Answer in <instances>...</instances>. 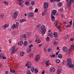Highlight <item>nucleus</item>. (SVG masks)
Segmentation results:
<instances>
[{"label": "nucleus", "instance_id": "obj_1", "mask_svg": "<svg viewBox=\"0 0 74 74\" xmlns=\"http://www.w3.org/2000/svg\"><path fill=\"white\" fill-rule=\"evenodd\" d=\"M66 3H67V5L68 7H70L71 6V3H74V0H66Z\"/></svg>", "mask_w": 74, "mask_h": 74}, {"label": "nucleus", "instance_id": "obj_2", "mask_svg": "<svg viewBox=\"0 0 74 74\" xmlns=\"http://www.w3.org/2000/svg\"><path fill=\"white\" fill-rule=\"evenodd\" d=\"M49 6V4L48 2H45L44 4V7L45 11H47V8Z\"/></svg>", "mask_w": 74, "mask_h": 74}, {"label": "nucleus", "instance_id": "obj_3", "mask_svg": "<svg viewBox=\"0 0 74 74\" xmlns=\"http://www.w3.org/2000/svg\"><path fill=\"white\" fill-rule=\"evenodd\" d=\"M40 56L37 55L35 57V60L36 62H37L38 60H40Z\"/></svg>", "mask_w": 74, "mask_h": 74}, {"label": "nucleus", "instance_id": "obj_4", "mask_svg": "<svg viewBox=\"0 0 74 74\" xmlns=\"http://www.w3.org/2000/svg\"><path fill=\"white\" fill-rule=\"evenodd\" d=\"M19 25V23H16V25H15V24H13L12 26V28H18V26Z\"/></svg>", "mask_w": 74, "mask_h": 74}, {"label": "nucleus", "instance_id": "obj_5", "mask_svg": "<svg viewBox=\"0 0 74 74\" xmlns=\"http://www.w3.org/2000/svg\"><path fill=\"white\" fill-rule=\"evenodd\" d=\"M67 62H68V63L66 65H68V64H71V63H72V60H71V59L70 58H69L67 59Z\"/></svg>", "mask_w": 74, "mask_h": 74}, {"label": "nucleus", "instance_id": "obj_6", "mask_svg": "<svg viewBox=\"0 0 74 74\" xmlns=\"http://www.w3.org/2000/svg\"><path fill=\"white\" fill-rule=\"evenodd\" d=\"M41 31L42 34H44L46 32V29L44 28H42L41 29Z\"/></svg>", "mask_w": 74, "mask_h": 74}, {"label": "nucleus", "instance_id": "obj_7", "mask_svg": "<svg viewBox=\"0 0 74 74\" xmlns=\"http://www.w3.org/2000/svg\"><path fill=\"white\" fill-rule=\"evenodd\" d=\"M57 11L56 10H53L51 12V13L52 15H54L55 16H56V14Z\"/></svg>", "mask_w": 74, "mask_h": 74}, {"label": "nucleus", "instance_id": "obj_8", "mask_svg": "<svg viewBox=\"0 0 74 74\" xmlns=\"http://www.w3.org/2000/svg\"><path fill=\"white\" fill-rule=\"evenodd\" d=\"M27 15L29 17H33L34 16V13H29Z\"/></svg>", "mask_w": 74, "mask_h": 74}, {"label": "nucleus", "instance_id": "obj_9", "mask_svg": "<svg viewBox=\"0 0 74 74\" xmlns=\"http://www.w3.org/2000/svg\"><path fill=\"white\" fill-rule=\"evenodd\" d=\"M68 49H67V48L66 47H63V51L64 52H67Z\"/></svg>", "mask_w": 74, "mask_h": 74}, {"label": "nucleus", "instance_id": "obj_10", "mask_svg": "<svg viewBox=\"0 0 74 74\" xmlns=\"http://www.w3.org/2000/svg\"><path fill=\"white\" fill-rule=\"evenodd\" d=\"M67 66L69 67L70 68H73L74 67V65L73 64H72V63H71V64H68V65H66Z\"/></svg>", "mask_w": 74, "mask_h": 74}, {"label": "nucleus", "instance_id": "obj_11", "mask_svg": "<svg viewBox=\"0 0 74 74\" xmlns=\"http://www.w3.org/2000/svg\"><path fill=\"white\" fill-rule=\"evenodd\" d=\"M53 35L55 38H58V34L56 32H55L53 33Z\"/></svg>", "mask_w": 74, "mask_h": 74}, {"label": "nucleus", "instance_id": "obj_12", "mask_svg": "<svg viewBox=\"0 0 74 74\" xmlns=\"http://www.w3.org/2000/svg\"><path fill=\"white\" fill-rule=\"evenodd\" d=\"M51 18H52L51 20L52 22H54L55 21V16H53L51 14Z\"/></svg>", "mask_w": 74, "mask_h": 74}, {"label": "nucleus", "instance_id": "obj_13", "mask_svg": "<svg viewBox=\"0 0 74 74\" xmlns=\"http://www.w3.org/2000/svg\"><path fill=\"white\" fill-rule=\"evenodd\" d=\"M14 49H15V46H14L10 50V51L11 52L13 51L14 50Z\"/></svg>", "mask_w": 74, "mask_h": 74}, {"label": "nucleus", "instance_id": "obj_14", "mask_svg": "<svg viewBox=\"0 0 74 74\" xmlns=\"http://www.w3.org/2000/svg\"><path fill=\"white\" fill-rule=\"evenodd\" d=\"M1 59H6V57L4 56V55L1 54Z\"/></svg>", "mask_w": 74, "mask_h": 74}, {"label": "nucleus", "instance_id": "obj_15", "mask_svg": "<svg viewBox=\"0 0 74 74\" xmlns=\"http://www.w3.org/2000/svg\"><path fill=\"white\" fill-rule=\"evenodd\" d=\"M17 15L18 14H17V13L16 12H14V19H16L17 17Z\"/></svg>", "mask_w": 74, "mask_h": 74}, {"label": "nucleus", "instance_id": "obj_16", "mask_svg": "<svg viewBox=\"0 0 74 74\" xmlns=\"http://www.w3.org/2000/svg\"><path fill=\"white\" fill-rule=\"evenodd\" d=\"M55 68H54V67L53 68H51V72L52 73H53V72H54L55 71Z\"/></svg>", "mask_w": 74, "mask_h": 74}, {"label": "nucleus", "instance_id": "obj_17", "mask_svg": "<svg viewBox=\"0 0 74 74\" xmlns=\"http://www.w3.org/2000/svg\"><path fill=\"white\" fill-rule=\"evenodd\" d=\"M12 69V68H10V72H11V73H14L15 72V71L13 69Z\"/></svg>", "mask_w": 74, "mask_h": 74}, {"label": "nucleus", "instance_id": "obj_18", "mask_svg": "<svg viewBox=\"0 0 74 74\" xmlns=\"http://www.w3.org/2000/svg\"><path fill=\"white\" fill-rule=\"evenodd\" d=\"M27 43H28V42L27 41H25L23 43V45L24 46H27Z\"/></svg>", "mask_w": 74, "mask_h": 74}, {"label": "nucleus", "instance_id": "obj_19", "mask_svg": "<svg viewBox=\"0 0 74 74\" xmlns=\"http://www.w3.org/2000/svg\"><path fill=\"white\" fill-rule=\"evenodd\" d=\"M58 7H62V5H63V4L62 3V2H60L59 3V4H58Z\"/></svg>", "mask_w": 74, "mask_h": 74}, {"label": "nucleus", "instance_id": "obj_20", "mask_svg": "<svg viewBox=\"0 0 74 74\" xmlns=\"http://www.w3.org/2000/svg\"><path fill=\"white\" fill-rule=\"evenodd\" d=\"M61 73V69H58L57 71V74H60V73Z\"/></svg>", "mask_w": 74, "mask_h": 74}, {"label": "nucleus", "instance_id": "obj_21", "mask_svg": "<svg viewBox=\"0 0 74 74\" xmlns=\"http://www.w3.org/2000/svg\"><path fill=\"white\" fill-rule=\"evenodd\" d=\"M47 51L49 52H51L52 51V49L51 48H49L48 49Z\"/></svg>", "mask_w": 74, "mask_h": 74}, {"label": "nucleus", "instance_id": "obj_22", "mask_svg": "<svg viewBox=\"0 0 74 74\" xmlns=\"http://www.w3.org/2000/svg\"><path fill=\"white\" fill-rule=\"evenodd\" d=\"M58 58H60V59H61V58H62V55H61V54H59L58 55Z\"/></svg>", "mask_w": 74, "mask_h": 74}, {"label": "nucleus", "instance_id": "obj_23", "mask_svg": "<svg viewBox=\"0 0 74 74\" xmlns=\"http://www.w3.org/2000/svg\"><path fill=\"white\" fill-rule=\"evenodd\" d=\"M25 53L23 52H22L20 53L21 56H23L25 55Z\"/></svg>", "mask_w": 74, "mask_h": 74}, {"label": "nucleus", "instance_id": "obj_24", "mask_svg": "<svg viewBox=\"0 0 74 74\" xmlns=\"http://www.w3.org/2000/svg\"><path fill=\"white\" fill-rule=\"evenodd\" d=\"M8 26H9V24H5V25H4L3 26V27H8Z\"/></svg>", "mask_w": 74, "mask_h": 74}, {"label": "nucleus", "instance_id": "obj_25", "mask_svg": "<svg viewBox=\"0 0 74 74\" xmlns=\"http://www.w3.org/2000/svg\"><path fill=\"white\" fill-rule=\"evenodd\" d=\"M31 51H32V49L31 48H29L27 50V53H29L30 52H31Z\"/></svg>", "mask_w": 74, "mask_h": 74}, {"label": "nucleus", "instance_id": "obj_26", "mask_svg": "<svg viewBox=\"0 0 74 74\" xmlns=\"http://www.w3.org/2000/svg\"><path fill=\"white\" fill-rule=\"evenodd\" d=\"M31 69L32 73H34V68L33 67H32L31 68Z\"/></svg>", "mask_w": 74, "mask_h": 74}, {"label": "nucleus", "instance_id": "obj_27", "mask_svg": "<svg viewBox=\"0 0 74 74\" xmlns=\"http://www.w3.org/2000/svg\"><path fill=\"white\" fill-rule=\"evenodd\" d=\"M35 71V73H36V74H37L38 73V70H37V69H35L34 70Z\"/></svg>", "mask_w": 74, "mask_h": 74}, {"label": "nucleus", "instance_id": "obj_28", "mask_svg": "<svg viewBox=\"0 0 74 74\" xmlns=\"http://www.w3.org/2000/svg\"><path fill=\"white\" fill-rule=\"evenodd\" d=\"M17 51V49H16V50H14L13 51H12L11 53V54H14L15 53V52H16Z\"/></svg>", "mask_w": 74, "mask_h": 74}, {"label": "nucleus", "instance_id": "obj_29", "mask_svg": "<svg viewBox=\"0 0 74 74\" xmlns=\"http://www.w3.org/2000/svg\"><path fill=\"white\" fill-rule=\"evenodd\" d=\"M71 48L72 49H73L74 50V44H72V45L71 46Z\"/></svg>", "mask_w": 74, "mask_h": 74}, {"label": "nucleus", "instance_id": "obj_30", "mask_svg": "<svg viewBox=\"0 0 74 74\" xmlns=\"http://www.w3.org/2000/svg\"><path fill=\"white\" fill-rule=\"evenodd\" d=\"M56 63H60V60L59 59H57L56 60Z\"/></svg>", "mask_w": 74, "mask_h": 74}, {"label": "nucleus", "instance_id": "obj_31", "mask_svg": "<svg viewBox=\"0 0 74 74\" xmlns=\"http://www.w3.org/2000/svg\"><path fill=\"white\" fill-rule=\"evenodd\" d=\"M27 74H32V73H31V72H30V71L29 70L27 71Z\"/></svg>", "mask_w": 74, "mask_h": 74}, {"label": "nucleus", "instance_id": "obj_32", "mask_svg": "<svg viewBox=\"0 0 74 74\" xmlns=\"http://www.w3.org/2000/svg\"><path fill=\"white\" fill-rule=\"evenodd\" d=\"M25 21H26V20L25 19H22L21 20L20 22L21 23H22V22H25Z\"/></svg>", "mask_w": 74, "mask_h": 74}, {"label": "nucleus", "instance_id": "obj_33", "mask_svg": "<svg viewBox=\"0 0 74 74\" xmlns=\"http://www.w3.org/2000/svg\"><path fill=\"white\" fill-rule=\"evenodd\" d=\"M55 54H52L51 55H50V56L51 57V58H55Z\"/></svg>", "mask_w": 74, "mask_h": 74}, {"label": "nucleus", "instance_id": "obj_34", "mask_svg": "<svg viewBox=\"0 0 74 74\" xmlns=\"http://www.w3.org/2000/svg\"><path fill=\"white\" fill-rule=\"evenodd\" d=\"M53 44L54 45H57L58 44V42L57 41H55L53 42Z\"/></svg>", "mask_w": 74, "mask_h": 74}, {"label": "nucleus", "instance_id": "obj_35", "mask_svg": "<svg viewBox=\"0 0 74 74\" xmlns=\"http://www.w3.org/2000/svg\"><path fill=\"white\" fill-rule=\"evenodd\" d=\"M45 11H45L44 12H43L42 13V16H44L45 15V12H46V11Z\"/></svg>", "mask_w": 74, "mask_h": 74}, {"label": "nucleus", "instance_id": "obj_36", "mask_svg": "<svg viewBox=\"0 0 74 74\" xmlns=\"http://www.w3.org/2000/svg\"><path fill=\"white\" fill-rule=\"evenodd\" d=\"M46 40L47 41H49V37H47L46 39Z\"/></svg>", "mask_w": 74, "mask_h": 74}, {"label": "nucleus", "instance_id": "obj_37", "mask_svg": "<svg viewBox=\"0 0 74 74\" xmlns=\"http://www.w3.org/2000/svg\"><path fill=\"white\" fill-rule=\"evenodd\" d=\"M45 63H46L47 66H48V65H49V63H48V62H47V61Z\"/></svg>", "mask_w": 74, "mask_h": 74}, {"label": "nucleus", "instance_id": "obj_38", "mask_svg": "<svg viewBox=\"0 0 74 74\" xmlns=\"http://www.w3.org/2000/svg\"><path fill=\"white\" fill-rule=\"evenodd\" d=\"M50 1L51 3H54V2H55V1H56V0H50Z\"/></svg>", "mask_w": 74, "mask_h": 74}, {"label": "nucleus", "instance_id": "obj_39", "mask_svg": "<svg viewBox=\"0 0 74 74\" xmlns=\"http://www.w3.org/2000/svg\"><path fill=\"white\" fill-rule=\"evenodd\" d=\"M19 5H20V6H21V7H22L23 6V3H19Z\"/></svg>", "mask_w": 74, "mask_h": 74}, {"label": "nucleus", "instance_id": "obj_40", "mask_svg": "<svg viewBox=\"0 0 74 74\" xmlns=\"http://www.w3.org/2000/svg\"><path fill=\"white\" fill-rule=\"evenodd\" d=\"M22 37L23 38H25V37H26V35H25V34L23 35H22Z\"/></svg>", "mask_w": 74, "mask_h": 74}, {"label": "nucleus", "instance_id": "obj_41", "mask_svg": "<svg viewBox=\"0 0 74 74\" xmlns=\"http://www.w3.org/2000/svg\"><path fill=\"white\" fill-rule=\"evenodd\" d=\"M25 4H26V5H29V2L27 1L25 2Z\"/></svg>", "mask_w": 74, "mask_h": 74}, {"label": "nucleus", "instance_id": "obj_42", "mask_svg": "<svg viewBox=\"0 0 74 74\" xmlns=\"http://www.w3.org/2000/svg\"><path fill=\"white\" fill-rule=\"evenodd\" d=\"M20 45H22L23 44V41H21L20 42Z\"/></svg>", "mask_w": 74, "mask_h": 74}, {"label": "nucleus", "instance_id": "obj_43", "mask_svg": "<svg viewBox=\"0 0 74 74\" xmlns=\"http://www.w3.org/2000/svg\"><path fill=\"white\" fill-rule=\"evenodd\" d=\"M33 47V45L31 44L29 46V48H32V47Z\"/></svg>", "mask_w": 74, "mask_h": 74}, {"label": "nucleus", "instance_id": "obj_44", "mask_svg": "<svg viewBox=\"0 0 74 74\" xmlns=\"http://www.w3.org/2000/svg\"><path fill=\"white\" fill-rule=\"evenodd\" d=\"M12 33L13 35H15V32L14 31L12 32Z\"/></svg>", "mask_w": 74, "mask_h": 74}, {"label": "nucleus", "instance_id": "obj_45", "mask_svg": "<svg viewBox=\"0 0 74 74\" xmlns=\"http://www.w3.org/2000/svg\"><path fill=\"white\" fill-rule=\"evenodd\" d=\"M71 49H71V48L70 49H69V50L68 51L69 53H70V52L71 51Z\"/></svg>", "mask_w": 74, "mask_h": 74}, {"label": "nucleus", "instance_id": "obj_46", "mask_svg": "<svg viewBox=\"0 0 74 74\" xmlns=\"http://www.w3.org/2000/svg\"><path fill=\"white\" fill-rule=\"evenodd\" d=\"M55 23H56V26H58V21H56L55 22Z\"/></svg>", "mask_w": 74, "mask_h": 74}, {"label": "nucleus", "instance_id": "obj_47", "mask_svg": "<svg viewBox=\"0 0 74 74\" xmlns=\"http://www.w3.org/2000/svg\"><path fill=\"white\" fill-rule=\"evenodd\" d=\"M37 42L38 43H40V42H41V40H40L38 39Z\"/></svg>", "mask_w": 74, "mask_h": 74}, {"label": "nucleus", "instance_id": "obj_48", "mask_svg": "<svg viewBox=\"0 0 74 74\" xmlns=\"http://www.w3.org/2000/svg\"><path fill=\"white\" fill-rule=\"evenodd\" d=\"M31 4L32 5H33L34 4V1H33L31 3Z\"/></svg>", "mask_w": 74, "mask_h": 74}, {"label": "nucleus", "instance_id": "obj_49", "mask_svg": "<svg viewBox=\"0 0 74 74\" xmlns=\"http://www.w3.org/2000/svg\"><path fill=\"white\" fill-rule=\"evenodd\" d=\"M4 4H6V5H8V2H6L5 1H4Z\"/></svg>", "mask_w": 74, "mask_h": 74}, {"label": "nucleus", "instance_id": "obj_50", "mask_svg": "<svg viewBox=\"0 0 74 74\" xmlns=\"http://www.w3.org/2000/svg\"><path fill=\"white\" fill-rule=\"evenodd\" d=\"M4 16V14H1V16H0L1 18H3Z\"/></svg>", "mask_w": 74, "mask_h": 74}, {"label": "nucleus", "instance_id": "obj_51", "mask_svg": "<svg viewBox=\"0 0 74 74\" xmlns=\"http://www.w3.org/2000/svg\"><path fill=\"white\" fill-rule=\"evenodd\" d=\"M68 37V35H67L65 36L64 38L65 39H66V38H67Z\"/></svg>", "mask_w": 74, "mask_h": 74}, {"label": "nucleus", "instance_id": "obj_52", "mask_svg": "<svg viewBox=\"0 0 74 74\" xmlns=\"http://www.w3.org/2000/svg\"><path fill=\"white\" fill-rule=\"evenodd\" d=\"M60 11H61V12H62L63 11V8H61L60 9Z\"/></svg>", "mask_w": 74, "mask_h": 74}, {"label": "nucleus", "instance_id": "obj_53", "mask_svg": "<svg viewBox=\"0 0 74 74\" xmlns=\"http://www.w3.org/2000/svg\"><path fill=\"white\" fill-rule=\"evenodd\" d=\"M35 12H37L38 11V9L37 8H36L35 10Z\"/></svg>", "mask_w": 74, "mask_h": 74}, {"label": "nucleus", "instance_id": "obj_54", "mask_svg": "<svg viewBox=\"0 0 74 74\" xmlns=\"http://www.w3.org/2000/svg\"><path fill=\"white\" fill-rule=\"evenodd\" d=\"M41 27L42 28H45V25H42Z\"/></svg>", "mask_w": 74, "mask_h": 74}, {"label": "nucleus", "instance_id": "obj_55", "mask_svg": "<svg viewBox=\"0 0 74 74\" xmlns=\"http://www.w3.org/2000/svg\"><path fill=\"white\" fill-rule=\"evenodd\" d=\"M70 40L71 41H74V38H71L70 39Z\"/></svg>", "mask_w": 74, "mask_h": 74}, {"label": "nucleus", "instance_id": "obj_56", "mask_svg": "<svg viewBox=\"0 0 74 74\" xmlns=\"http://www.w3.org/2000/svg\"><path fill=\"white\" fill-rule=\"evenodd\" d=\"M30 57H31V58H33V54H31L30 55Z\"/></svg>", "mask_w": 74, "mask_h": 74}, {"label": "nucleus", "instance_id": "obj_57", "mask_svg": "<svg viewBox=\"0 0 74 74\" xmlns=\"http://www.w3.org/2000/svg\"><path fill=\"white\" fill-rule=\"evenodd\" d=\"M40 26H41V25L40 24H39L37 26V27H40Z\"/></svg>", "mask_w": 74, "mask_h": 74}, {"label": "nucleus", "instance_id": "obj_58", "mask_svg": "<svg viewBox=\"0 0 74 74\" xmlns=\"http://www.w3.org/2000/svg\"><path fill=\"white\" fill-rule=\"evenodd\" d=\"M70 24H71V25H72V20H71L70 22H69Z\"/></svg>", "mask_w": 74, "mask_h": 74}, {"label": "nucleus", "instance_id": "obj_59", "mask_svg": "<svg viewBox=\"0 0 74 74\" xmlns=\"http://www.w3.org/2000/svg\"><path fill=\"white\" fill-rule=\"evenodd\" d=\"M58 30H59L60 31V32H61V30H62V29H61V28H58Z\"/></svg>", "mask_w": 74, "mask_h": 74}, {"label": "nucleus", "instance_id": "obj_60", "mask_svg": "<svg viewBox=\"0 0 74 74\" xmlns=\"http://www.w3.org/2000/svg\"><path fill=\"white\" fill-rule=\"evenodd\" d=\"M42 74H44L45 73V71L43 70V71L42 72Z\"/></svg>", "mask_w": 74, "mask_h": 74}, {"label": "nucleus", "instance_id": "obj_61", "mask_svg": "<svg viewBox=\"0 0 74 74\" xmlns=\"http://www.w3.org/2000/svg\"><path fill=\"white\" fill-rule=\"evenodd\" d=\"M71 25H67V26H66V27H69Z\"/></svg>", "mask_w": 74, "mask_h": 74}, {"label": "nucleus", "instance_id": "obj_62", "mask_svg": "<svg viewBox=\"0 0 74 74\" xmlns=\"http://www.w3.org/2000/svg\"><path fill=\"white\" fill-rule=\"evenodd\" d=\"M29 9L30 10H32L33 9V7L32 6L29 7Z\"/></svg>", "mask_w": 74, "mask_h": 74}, {"label": "nucleus", "instance_id": "obj_63", "mask_svg": "<svg viewBox=\"0 0 74 74\" xmlns=\"http://www.w3.org/2000/svg\"><path fill=\"white\" fill-rule=\"evenodd\" d=\"M8 73V71H6L5 72V74H7Z\"/></svg>", "mask_w": 74, "mask_h": 74}, {"label": "nucleus", "instance_id": "obj_64", "mask_svg": "<svg viewBox=\"0 0 74 74\" xmlns=\"http://www.w3.org/2000/svg\"><path fill=\"white\" fill-rule=\"evenodd\" d=\"M26 66H27V67H28V66H29V64L27 63V64H26Z\"/></svg>", "mask_w": 74, "mask_h": 74}]
</instances>
